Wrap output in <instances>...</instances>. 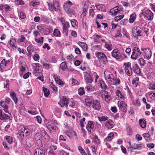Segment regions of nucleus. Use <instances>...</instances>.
<instances>
[{
  "instance_id": "1",
  "label": "nucleus",
  "mask_w": 155,
  "mask_h": 155,
  "mask_svg": "<svg viewBox=\"0 0 155 155\" xmlns=\"http://www.w3.org/2000/svg\"><path fill=\"white\" fill-rule=\"evenodd\" d=\"M30 133L29 129L25 127L24 126H20L18 127V134L21 139H22L28 136Z\"/></svg>"
},
{
  "instance_id": "2",
  "label": "nucleus",
  "mask_w": 155,
  "mask_h": 155,
  "mask_svg": "<svg viewBox=\"0 0 155 155\" xmlns=\"http://www.w3.org/2000/svg\"><path fill=\"white\" fill-rule=\"evenodd\" d=\"M112 56L116 59H124L127 57L124 54H121L120 51L117 49L114 50L112 52Z\"/></svg>"
},
{
  "instance_id": "3",
  "label": "nucleus",
  "mask_w": 155,
  "mask_h": 155,
  "mask_svg": "<svg viewBox=\"0 0 155 155\" xmlns=\"http://www.w3.org/2000/svg\"><path fill=\"white\" fill-rule=\"evenodd\" d=\"M142 54L139 48L137 47H134L132 50V53L131 56L132 59L136 60Z\"/></svg>"
},
{
  "instance_id": "4",
  "label": "nucleus",
  "mask_w": 155,
  "mask_h": 155,
  "mask_svg": "<svg viewBox=\"0 0 155 155\" xmlns=\"http://www.w3.org/2000/svg\"><path fill=\"white\" fill-rule=\"evenodd\" d=\"M96 56L98 57L99 61L105 64L107 61V58L105 55L101 52H98L95 54Z\"/></svg>"
},
{
  "instance_id": "5",
  "label": "nucleus",
  "mask_w": 155,
  "mask_h": 155,
  "mask_svg": "<svg viewBox=\"0 0 155 155\" xmlns=\"http://www.w3.org/2000/svg\"><path fill=\"white\" fill-rule=\"evenodd\" d=\"M104 75L105 80L110 84L113 79H114V76L111 72L108 71L104 72Z\"/></svg>"
},
{
  "instance_id": "6",
  "label": "nucleus",
  "mask_w": 155,
  "mask_h": 155,
  "mask_svg": "<svg viewBox=\"0 0 155 155\" xmlns=\"http://www.w3.org/2000/svg\"><path fill=\"white\" fill-rule=\"evenodd\" d=\"M124 70L126 74L129 76L132 74V68L131 67V63L129 62L124 63Z\"/></svg>"
},
{
  "instance_id": "7",
  "label": "nucleus",
  "mask_w": 155,
  "mask_h": 155,
  "mask_svg": "<svg viewBox=\"0 0 155 155\" xmlns=\"http://www.w3.org/2000/svg\"><path fill=\"white\" fill-rule=\"evenodd\" d=\"M141 50L143 51L144 53V58L147 60L150 59L151 57V52L150 49L149 48H142Z\"/></svg>"
},
{
  "instance_id": "8",
  "label": "nucleus",
  "mask_w": 155,
  "mask_h": 155,
  "mask_svg": "<svg viewBox=\"0 0 155 155\" xmlns=\"http://www.w3.org/2000/svg\"><path fill=\"white\" fill-rule=\"evenodd\" d=\"M68 99L66 97L63 96L61 99L58 102V104L62 107H63L64 106L67 107L68 106Z\"/></svg>"
},
{
  "instance_id": "9",
  "label": "nucleus",
  "mask_w": 155,
  "mask_h": 155,
  "mask_svg": "<svg viewBox=\"0 0 155 155\" xmlns=\"http://www.w3.org/2000/svg\"><path fill=\"white\" fill-rule=\"evenodd\" d=\"M10 64V61L8 60L3 59L0 64V67L2 70H3L7 67Z\"/></svg>"
},
{
  "instance_id": "10",
  "label": "nucleus",
  "mask_w": 155,
  "mask_h": 155,
  "mask_svg": "<svg viewBox=\"0 0 155 155\" xmlns=\"http://www.w3.org/2000/svg\"><path fill=\"white\" fill-rule=\"evenodd\" d=\"M153 14L151 11L147 10L144 12V17L149 20H152L153 17Z\"/></svg>"
},
{
  "instance_id": "11",
  "label": "nucleus",
  "mask_w": 155,
  "mask_h": 155,
  "mask_svg": "<svg viewBox=\"0 0 155 155\" xmlns=\"http://www.w3.org/2000/svg\"><path fill=\"white\" fill-rule=\"evenodd\" d=\"M121 11V10L120 8H119V7L116 6L111 9L110 12L111 13L112 15L115 16L120 13V12Z\"/></svg>"
},
{
  "instance_id": "12",
  "label": "nucleus",
  "mask_w": 155,
  "mask_h": 155,
  "mask_svg": "<svg viewBox=\"0 0 155 155\" xmlns=\"http://www.w3.org/2000/svg\"><path fill=\"white\" fill-rule=\"evenodd\" d=\"M118 105L119 109L122 112H126L127 110V105L124 102L122 101H119L118 102Z\"/></svg>"
},
{
  "instance_id": "13",
  "label": "nucleus",
  "mask_w": 155,
  "mask_h": 155,
  "mask_svg": "<svg viewBox=\"0 0 155 155\" xmlns=\"http://www.w3.org/2000/svg\"><path fill=\"white\" fill-rule=\"evenodd\" d=\"M95 100L91 96H87L85 100V103L86 106L90 107Z\"/></svg>"
},
{
  "instance_id": "14",
  "label": "nucleus",
  "mask_w": 155,
  "mask_h": 155,
  "mask_svg": "<svg viewBox=\"0 0 155 155\" xmlns=\"http://www.w3.org/2000/svg\"><path fill=\"white\" fill-rule=\"evenodd\" d=\"M63 33L67 35H68V28H69V23L67 21L64 22L62 23Z\"/></svg>"
},
{
  "instance_id": "15",
  "label": "nucleus",
  "mask_w": 155,
  "mask_h": 155,
  "mask_svg": "<svg viewBox=\"0 0 155 155\" xmlns=\"http://www.w3.org/2000/svg\"><path fill=\"white\" fill-rule=\"evenodd\" d=\"M92 106L94 109L97 110H100L101 105L99 101L97 100H95L92 104Z\"/></svg>"
},
{
  "instance_id": "16",
  "label": "nucleus",
  "mask_w": 155,
  "mask_h": 155,
  "mask_svg": "<svg viewBox=\"0 0 155 155\" xmlns=\"http://www.w3.org/2000/svg\"><path fill=\"white\" fill-rule=\"evenodd\" d=\"M94 124L92 121H89L88 122L87 125L86 126V128L87 131L91 134V129H93L94 128Z\"/></svg>"
},
{
  "instance_id": "17",
  "label": "nucleus",
  "mask_w": 155,
  "mask_h": 155,
  "mask_svg": "<svg viewBox=\"0 0 155 155\" xmlns=\"http://www.w3.org/2000/svg\"><path fill=\"white\" fill-rule=\"evenodd\" d=\"M58 77L59 76L57 74H54L53 76L57 84L60 85H63L64 83Z\"/></svg>"
},
{
  "instance_id": "18",
  "label": "nucleus",
  "mask_w": 155,
  "mask_h": 155,
  "mask_svg": "<svg viewBox=\"0 0 155 155\" xmlns=\"http://www.w3.org/2000/svg\"><path fill=\"white\" fill-rule=\"evenodd\" d=\"M133 71L134 73L139 74L141 73L140 69L139 68L138 65L137 64H134L132 66V71Z\"/></svg>"
},
{
  "instance_id": "19",
  "label": "nucleus",
  "mask_w": 155,
  "mask_h": 155,
  "mask_svg": "<svg viewBox=\"0 0 155 155\" xmlns=\"http://www.w3.org/2000/svg\"><path fill=\"white\" fill-rule=\"evenodd\" d=\"M4 101H0V106H1L3 107L5 113H9L8 106L6 104H4Z\"/></svg>"
},
{
  "instance_id": "20",
  "label": "nucleus",
  "mask_w": 155,
  "mask_h": 155,
  "mask_svg": "<svg viewBox=\"0 0 155 155\" xmlns=\"http://www.w3.org/2000/svg\"><path fill=\"white\" fill-rule=\"evenodd\" d=\"M34 155H45L44 151L40 149H37L34 151Z\"/></svg>"
},
{
  "instance_id": "21",
  "label": "nucleus",
  "mask_w": 155,
  "mask_h": 155,
  "mask_svg": "<svg viewBox=\"0 0 155 155\" xmlns=\"http://www.w3.org/2000/svg\"><path fill=\"white\" fill-rule=\"evenodd\" d=\"M78 44L84 51H87V46L85 43L81 41H78Z\"/></svg>"
},
{
  "instance_id": "22",
  "label": "nucleus",
  "mask_w": 155,
  "mask_h": 155,
  "mask_svg": "<svg viewBox=\"0 0 155 155\" xmlns=\"http://www.w3.org/2000/svg\"><path fill=\"white\" fill-rule=\"evenodd\" d=\"M105 126L108 128L111 129L114 126V123L111 120H109L106 122Z\"/></svg>"
},
{
  "instance_id": "23",
  "label": "nucleus",
  "mask_w": 155,
  "mask_h": 155,
  "mask_svg": "<svg viewBox=\"0 0 155 155\" xmlns=\"http://www.w3.org/2000/svg\"><path fill=\"white\" fill-rule=\"evenodd\" d=\"M85 89L88 93H91L96 91V89L94 86L91 85L87 86L85 87Z\"/></svg>"
},
{
  "instance_id": "24",
  "label": "nucleus",
  "mask_w": 155,
  "mask_h": 155,
  "mask_svg": "<svg viewBox=\"0 0 155 155\" xmlns=\"http://www.w3.org/2000/svg\"><path fill=\"white\" fill-rule=\"evenodd\" d=\"M88 9V5L85 3L84 4V6L83 8V12L81 15V16L82 17H85L86 16V12L87 11Z\"/></svg>"
},
{
  "instance_id": "25",
  "label": "nucleus",
  "mask_w": 155,
  "mask_h": 155,
  "mask_svg": "<svg viewBox=\"0 0 155 155\" xmlns=\"http://www.w3.org/2000/svg\"><path fill=\"white\" fill-rule=\"evenodd\" d=\"M120 83V80L119 78H116L114 77V79H113L110 84L117 86L119 85Z\"/></svg>"
},
{
  "instance_id": "26",
  "label": "nucleus",
  "mask_w": 155,
  "mask_h": 155,
  "mask_svg": "<svg viewBox=\"0 0 155 155\" xmlns=\"http://www.w3.org/2000/svg\"><path fill=\"white\" fill-rule=\"evenodd\" d=\"M34 141L31 138H28L26 140V144L29 147H31L33 144Z\"/></svg>"
},
{
  "instance_id": "27",
  "label": "nucleus",
  "mask_w": 155,
  "mask_h": 155,
  "mask_svg": "<svg viewBox=\"0 0 155 155\" xmlns=\"http://www.w3.org/2000/svg\"><path fill=\"white\" fill-rule=\"evenodd\" d=\"M96 7L98 10L101 11L106 12L104 6L103 4H100L96 5Z\"/></svg>"
},
{
  "instance_id": "28",
  "label": "nucleus",
  "mask_w": 155,
  "mask_h": 155,
  "mask_svg": "<svg viewBox=\"0 0 155 155\" xmlns=\"http://www.w3.org/2000/svg\"><path fill=\"white\" fill-rule=\"evenodd\" d=\"M108 94V93L107 91H99L98 93V95L101 96L103 99H104Z\"/></svg>"
},
{
  "instance_id": "29",
  "label": "nucleus",
  "mask_w": 155,
  "mask_h": 155,
  "mask_svg": "<svg viewBox=\"0 0 155 155\" xmlns=\"http://www.w3.org/2000/svg\"><path fill=\"white\" fill-rule=\"evenodd\" d=\"M104 47L108 51H111L113 48L112 45L110 42H107L104 44Z\"/></svg>"
},
{
  "instance_id": "30",
  "label": "nucleus",
  "mask_w": 155,
  "mask_h": 155,
  "mask_svg": "<svg viewBox=\"0 0 155 155\" xmlns=\"http://www.w3.org/2000/svg\"><path fill=\"white\" fill-rule=\"evenodd\" d=\"M10 8V6L7 5H0V10H1L5 9V11L7 12L8 11H9V9Z\"/></svg>"
},
{
  "instance_id": "31",
  "label": "nucleus",
  "mask_w": 155,
  "mask_h": 155,
  "mask_svg": "<svg viewBox=\"0 0 155 155\" xmlns=\"http://www.w3.org/2000/svg\"><path fill=\"white\" fill-rule=\"evenodd\" d=\"M12 117H11L10 116H8L6 114L4 113H2V115H1L0 117V119L1 120H5V119H8L9 120L11 119Z\"/></svg>"
},
{
  "instance_id": "32",
  "label": "nucleus",
  "mask_w": 155,
  "mask_h": 155,
  "mask_svg": "<svg viewBox=\"0 0 155 155\" xmlns=\"http://www.w3.org/2000/svg\"><path fill=\"white\" fill-rule=\"evenodd\" d=\"M16 41L15 39H11L10 41V46L13 48H16V47L15 46L16 44Z\"/></svg>"
},
{
  "instance_id": "33",
  "label": "nucleus",
  "mask_w": 155,
  "mask_h": 155,
  "mask_svg": "<svg viewBox=\"0 0 155 155\" xmlns=\"http://www.w3.org/2000/svg\"><path fill=\"white\" fill-rule=\"evenodd\" d=\"M10 96L14 101L15 104L18 102V99L16 96L15 93L14 92H12L10 93Z\"/></svg>"
},
{
  "instance_id": "34",
  "label": "nucleus",
  "mask_w": 155,
  "mask_h": 155,
  "mask_svg": "<svg viewBox=\"0 0 155 155\" xmlns=\"http://www.w3.org/2000/svg\"><path fill=\"white\" fill-rule=\"evenodd\" d=\"M114 134L112 132L109 133L107 137L105 139L106 141H110L113 139L114 137Z\"/></svg>"
},
{
  "instance_id": "35",
  "label": "nucleus",
  "mask_w": 155,
  "mask_h": 155,
  "mask_svg": "<svg viewBox=\"0 0 155 155\" xmlns=\"http://www.w3.org/2000/svg\"><path fill=\"white\" fill-rule=\"evenodd\" d=\"M41 63L43 65V67L46 69H48L51 66V64L43 61H41Z\"/></svg>"
},
{
  "instance_id": "36",
  "label": "nucleus",
  "mask_w": 155,
  "mask_h": 155,
  "mask_svg": "<svg viewBox=\"0 0 155 155\" xmlns=\"http://www.w3.org/2000/svg\"><path fill=\"white\" fill-rule=\"evenodd\" d=\"M136 15L135 14H134L130 15L129 18V22L130 23H133L136 19Z\"/></svg>"
},
{
  "instance_id": "37",
  "label": "nucleus",
  "mask_w": 155,
  "mask_h": 155,
  "mask_svg": "<svg viewBox=\"0 0 155 155\" xmlns=\"http://www.w3.org/2000/svg\"><path fill=\"white\" fill-rule=\"evenodd\" d=\"M28 112L32 115L36 114L38 113V112L36 110V108L34 107L32 108L30 110H28Z\"/></svg>"
},
{
  "instance_id": "38",
  "label": "nucleus",
  "mask_w": 155,
  "mask_h": 155,
  "mask_svg": "<svg viewBox=\"0 0 155 155\" xmlns=\"http://www.w3.org/2000/svg\"><path fill=\"white\" fill-rule=\"evenodd\" d=\"M84 78L86 82H87L91 83L93 81L92 77L90 75H88L87 76H85Z\"/></svg>"
},
{
  "instance_id": "39",
  "label": "nucleus",
  "mask_w": 155,
  "mask_h": 155,
  "mask_svg": "<svg viewBox=\"0 0 155 155\" xmlns=\"http://www.w3.org/2000/svg\"><path fill=\"white\" fill-rule=\"evenodd\" d=\"M53 34L56 37H60L61 36V34L59 29H58L54 30Z\"/></svg>"
},
{
  "instance_id": "40",
  "label": "nucleus",
  "mask_w": 155,
  "mask_h": 155,
  "mask_svg": "<svg viewBox=\"0 0 155 155\" xmlns=\"http://www.w3.org/2000/svg\"><path fill=\"white\" fill-rule=\"evenodd\" d=\"M139 123L140 126L142 128H145L146 127V124L145 120L140 119L139 120Z\"/></svg>"
},
{
  "instance_id": "41",
  "label": "nucleus",
  "mask_w": 155,
  "mask_h": 155,
  "mask_svg": "<svg viewBox=\"0 0 155 155\" xmlns=\"http://www.w3.org/2000/svg\"><path fill=\"white\" fill-rule=\"evenodd\" d=\"M43 91L45 96L46 97H48V96L49 95L50 93L49 90L45 87H43Z\"/></svg>"
},
{
  "instance_id": "42",
  "label": "nucleus",
  "mask_w": 155,
  "mask_h": 155,
  "mask_svg": "<svg viewBox=\"0 0 155 155\" xmlns=\"http://www.w3.org/2000/svg\"><path fill=\"white\" fill-rule=\"evenodd\" d=\"M143 136L147 142H150V138L149 134L148 133H145L143 134Z\"/></svg>"
},
{
  "instance_id": "43",
  "label": "nucleus",
  "mask_w": 155,
  "mask_h": 155,
  "mask_svg": "<svg viewBox=\"0 0 155 155\" xmlns=\"http://www.w3.org/2000/svg\"><path fill=\"white\" fill-rule=\"evenodd\" d=\"M78 94L80 96H82L85 94V91L83 88L80 87L78 90Z\"/></svg>"
},
{
  "instance_id": "44",
  "label": "nucleus",
  "mask_w": 155,
  "mask_h": 155,
  "mask_svg": "<svg viewBox=\"0 0 155 155\" xmlns=\"http://www.w3.org/2000/svg\"><path fill=\"white\" fill-rule=\"evenodd\" d=\"M49 9L51 11H55L56 10V8L55 7L54 5L53 4H48Z\"/></svg>"
},
{
  "instance_id": "45",
  "label": "nucleus",
  "mask_w": 155,
  "mask_h": 155,
  "mask_svg": "<svg viewBox=\"0 0 155 155\" xmlns=\"http://www.w3.org/2000/svg\"><path fill=\"white\" fill-rule=\"evenodd\" d=\"M98 120L100 122L105 121L108 119V117L107 116H102L101 117H98Z\"/></svg>"
},
{
  "instance_id": "46",
  "label": "nucleus",
  "mask_w": 155,
  "mask_h": 155,
  "mask_svg": "<svg viewBox=\"0 0 155 155\" xmlns=\"http://www.w3.org/2000/svg\"><path fill=\"white\" fill-rule=\"evenodd\" d=\"M100 83L101 87L102 89H104V90L107 89V85L105 84L104 81H100Z\"/></svg>"
},
{
  "instance_id": "47",
  "label": "nucleus",
  "mask_w": 155,
  "mask_h": 155,
  "mask_svg": "<svg viewBox=\"0 0 155 155\" xmlns=\"http://www.w3.org/2000/svg\"><path fill=\"white\" fill-rule=\"evenodd\" d=\"M44 38L41 37L39 38H37V37H35V41L36 42L41 43L42 44L43 43Z\"/></svg>"
},
{
  "instance_id": "48",
  "label": "nucleus",
  "mask_w": 155,
  "mask_h": 155,
  "mask_svg": "<svg viewBox=\"0 0 155 155\" xmlns=\"http://www.w3.org/2000/svg\"><path fill=\"white\" fill-rule=\"evenodd\" d=\"M67 65L65 62L64 61L61 63L60 66V68L63 70H64L67 67Z\"/></svg>"
},
{
  "instance_id": "49",
  "label": "nucleus",
  "mask_w": 155,
  "mask_h": 155,
  "mask_svg": "<svg viewBox=\"0 0 155 155\" xmlns=\"http://www.w3.org/2000/svg\"><path fill=\"white\" fill-rule=\"evenodd\" d=\"M115 93L116 94L117 96L120 98L122 99L124 98V96L122 95L121 92L119 90H117Z\"/></svg>"
},
{
  "instance_id": "50",
  "label": "nucleus",
  "mask_w": 155,
  "mask_h": 155,
  "mask_svg": "<svg viewBox=\"0 0 155 155\" xmlns=\"http://www.w3.org/2000/svg\"><path fill=\"white\" fill-rule=\"evenodd\" d=\"M126 131L128 134L130 135L132 134V130L130 127L127 126L126 127Z\"/></svg>"
},
{
  "instance_id": "51",
  "label": "nucleus",
  "mask_w": 155,
  "mask_h": 155,
  "mask_svg": "<svg viewBox=\"0 0 155 155\" xmlns=\"http://www.w3.org/2000/svg\"><path fill=\"white\" fill-rule=\"evenodd\" d=\"M121 28L120 27L117 29V33L115 35V37H120L122 36V35L121 33Z\"/></svg>"
},
{
  "instance_id": "52",
  "label": "nucleus",
  "mask_w": 155,
  "mask_h": 155,
  "mask_svg": "<svg viewBox=\"0 0 155 155\" xmlns=\"http://www.w3.org/2000/svg\"><path fill=\"white\" fill-rule=\"evenodd\" d=\"M135 32L137 33V36L140 35L141 32V29L140 27H137L136 28Z\"/></svg>"
},
{
  "instance_id": "53",
  "label": "nucleus",
  "mask_w": 155,
  "mask_h": 155,
  "mask_svg": "<svg viewBox=\"0 0 155 155\" xmlns=\"http://www.w3.org/2000/svg\"><path fill=\"white\" fill-rule=\"evenodd\" d=\"M138 144L134 143L132 145L130 143H129V146H130V149H133L135 150H137V148Z\"/></svg>"
},
{
  "instance_id": "54",
  "label": "nucleus",
  "mask_w": 155,
  "mask_h": 155,
  "mask_svg": "<svg viewBox=\"0 0 155 155\" xmlns=\"http://www.w3.org/2000/svg\"><path fill=\"white\" fill-rule=\"evenodd\" d=\"M70 80L72 82V84L73 85H78L79 84L78 81L76 79H74L73 78H72Z\"/></svg>"
},
{
  "instance_id": "55",
  "label": "nucleus",
  "mask_w": 155,
  "mask_h": 155,
  "mask_svg": "<svg viewBox=\"0 0 155 155\" xmlns=\"http://www.w3.org/2000/svg\"><path fill=\"white\" fill-rule=\"evenodd\" d=\"M5 138L7 142L10 144H11L12 142V139L11 137L6 136L5 137Z\"/></svg>"
},
{
  "instance_id": "56",
  "label": "nucleus",
  "mask_w": 155,
  "mask_h": 155,
  "mask_svg": "<svg viewBox=\"0 0 155 155\" xmlns=\"http://www.w3.org/2000/svg\"><path fill=\"white\" fill-rule=\"evenodd\" d=\"M54 122L53 120L52 121H50L48 123V126L49 127V128H51L52 129H53L54 126Z\"/></svg>"
},
{
  "instance_id": "57",
  "label": "nucleus",
  "mask_w": 155,
  "mask_h": 155,
  "mask_svg": "<svg viewBox=\"0 0 155 155\" xmlns=\"http://www.w3.org/2000/svg\"><path fill=\"white\" fill-rule=\"evenodd\" d=\"M124 17V15H118V16H116L114 18L115 20L117 21H120L121 19H122L123 17Z\"/></svg>"
},
{
  "instance_id": "58",
  "label": "nucleus",
  "mask_w": 155,
  "mask_h": 155,
  "mask_svg": "<svg viewBox=\"0 0 155 155\" xmlns=\"http://www.w3.org/2000/svg\"><path fill=\"white\" fill-rule=\"evenodd\" d=\"M128 22V20L127 19H123L120 22V25H126Z\"/></svg>"
},
{
  "instance_id": "59",
  "label": "nucleus",
  "mask_w": 155,
  "mask_h": 155,
  "mask_svg": "<svg viewBox=\"0 0 155 155\" xmlns=\"http://www.w3.org/2000/svg\"><path fill=\"white\" fill-rule=\"evenodd\" d=\"M51 88L54 92H57L58 91L57 87L54 85L53 84L51 83L50 84Z\"/></svg>"
},
{
  "instance_id": "60",
  "label": "nucleus",
  "mask_w": 155,
  "mask_h": 155,
  "mask_svg": "<svg viewBox=\"0 0 155 155\" xmlns=\"http://www.w3.org/2000/svg\"><path fill=\"white\" fill-rule=\"evenodd\" d=\"M91 148L93 153L94 155L96 154L97 148L94 145H93L91 146Z\"/></svg>"
},
{
  "instance_id": "61",
  "label": "nucleus",
  "mask_w": 155,
  "mask_h": 155,
  "mask_svg": "<svg viewBox=\"0 0 155 155\" xmlns=\"http://www.w3.org/2000/svg\"><path fill=\"white\" fill-rule=\"evenodd\" d=\"M145 146L143 143L138 144L137 145V150H141L142 149L144 148Z\"/></svg>"
},
{
  "instance_id": "62",
  "label": "nucleus",
  "mask_w": 155,
  "mask_h": 155,
  "mask_svg": "<svg viewBox=\"0 0 155 155\" xmlns=\"http://www.w3.org/2000/svg\"><path fill=\"white\" fill-rule=\"evenodd\" d=\"M26 70V68L24 67H21L20 70V71L19 74L20 75H22L23 74L24 72Z\"/></svg>"
},
{
  "instance_id": "63",
  "label": "nucleus",
  "mask_w": 155,
  "mask_h": 155,
  "mask_svg": "<svg viewBox=\"0 0 155 155\" xmlns=\"http://www.w3.org/2000/svg\"><path fill=\"white\" fill-rule=\"evenodd\" d=\"M71 23L72 26L73 27H74L75 26L77 25V21L75 19H73L71 21Z\"/></svg>"
},
{
  "instance_id": "64",
  "label": "nucleus",
  "mask_w": 155,
  "mask_h": 155,
  "mask_svg": "<svg viewBox=\"0 0 155 155\" xmlns=\"http://www.w3.org/2000/svg\"><path fill=\"white\" fill-rule=\"evenodd\" d=\"M44 34L45 35H47L49 34L50 30L49 28H45L44 29Z\"/></svg>"
}]
</instances>
